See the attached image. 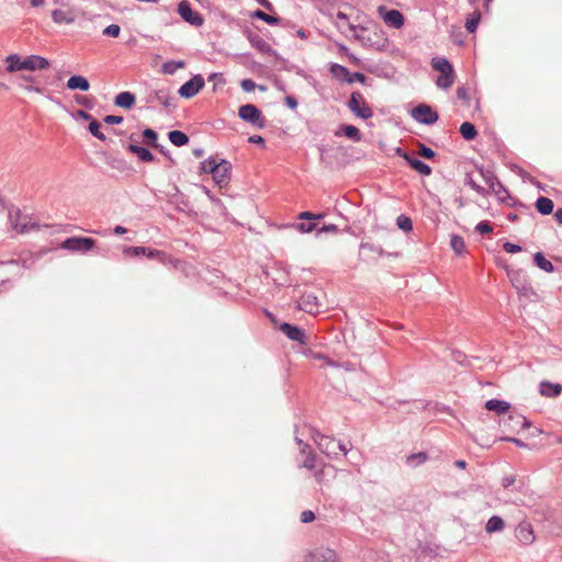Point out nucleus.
Here are the masks:
<instances>
[{
  "label": "nucleus",
  "mask_w": 562,
  "mask_h": 562,
  "mask_svg": "<svg viewBox=\"0 0 562 562\" xmlns=\"http://www.w3.org/2000/svg\"><path fill=\"white\" fill-rule=\"evenodd\" d=\"M233 166L231 161L225 158H216L210 156L205 160L200 162V173L211 175L214 183L223 189L228 186L232 179Z\"/></svg>",
  "instance_id": "nucleus-1"
},
{
  "label": "nucleus",
  "mask_w": 562,
  "mask_h": 562,
  "mask_svg": "<svg viewBox=\"0 0 562 562\" xmlns=\"http://www.w3.org/2000/svg\"><path fill=\"white\" fill-rule=\"evenodd\" d=\"M348 110L358 119L369 120L373 116V111L366 102L363 94L360 91H352L346 103Z\"/></svg>",
  "instance_id": "nucleus-2"
},
{
  "label": "nucleus",
  "mask_w": 562,
  "mask_h": 562,
  "mask_svg": "<svg viewBox=\"0 0 562 562\" xmlns=\"http://www.w3.org/2000/svg\"><path fill=\"white\" fill-rule=\"evenodd\" d=\"M8 213L12 228L20 234H25L40 227V224L31 218L25 222H21L22 218H26L27 216L23 215L21 210L13 204L8 207Z\"/></svg>",
  "instance_id": "nucleus-3"
},
{
  "label": "nucleus",
  "mask_w": 562,
  "mask_h": 562,
  "mask_svg": "<svg viewBox=\"0 0 562 562\" xmlns=\"http://www.w3.org/2000/svg\"><path fill=\"white\" fill-rule=\"evenodd\" d=\"M97 240L87 236H71L66 238L60 247L70 252L87 254L95 248Z\"/></svg>",
  "instance_id": "nucleus-4"
},
{
  "label": "nucleus",
  "mask_w": 562,
  "mask_h": 562,
  "mask_svg": "<svg viewBox=\"0 0 562 562\" xmlns=\"http://www.w3.org/2000/svg\"><path fill=\"white\" fill-rule=\"evenodd\" d=\"M123 254L125 256L130 257H140L144 256L151 260H157L161 263H166L169 259V256L167 252L151 248L146 246H124Z\"/></svg>",
  "instance_id": "nucleus-5"
},
{
  "label": "nucleus",
  "mask_w": 562,
  "mask_h": 562,
  "mask_svg": "<svg viewBox=\"0 0 562 562\" xmlns=\"http://www.w3.org/2000/svg\"><path fill=\"white\" fill-rule=\"evenodd\" d=\"M238 116L244 122L249 123L257 128L262 130L266 127V120L260 109L252 103L240 105L238 109Z\"/></svg>",
  "instance_id": "nucleus-6"
},
{
  "label": "nucleus",
  "mask_w": 562,
  "mask_h": 562,
  "mask_svg": "<svg viewBox=\"0 0 562 562\" xmlns=\"http://www.w3.org/2000/svg\"><path fill=\"white\" fill-rule=\"evenodd\" d=\"M411 116L424 125H434L439 120L438 112L427 103H419L411 111Z\"/></svg>",
  "instance_id": "nucleus-7"
},
{
  "label": "nucleus",
  "mask_w": 562,
  "mask_h": 562,
  "mask_svg": "<svg viewBox=\"0 0 562 562\" xmlns=\"http://www.w3.org/2000/svg\"><path fill=\"white\" fill-rule=\"evenodd\" d=\"M177 12L184 22L192 26L199 27L204 23L203 15L194 10L188 0H182L178 3Z\"/></svg>",
  "instance_id": "nucleus-8"
},
{
  "label": "nucleus",
  "mask_w": 562,
  "mask_h": 562,
  "mask_svg": "<svg viewBox=\"0 0 562 562\" xmlns=\"http://www.w3.org/2000/svg\"><path fill=\"white\" fill-rule=\"evenodd\" d=\"M477 171L481 177L488 186L491 190L494 191L499 202H505L504 198H501V193H506L508 195V189L498 180L497 176L493 170L484 168L483 166L477 167Z\"/></svg>",
  "instance_id": "nucleus-9"
},
{
  "label": "nucleus",
  "mask_w": 562,
  "mask_h": 562,
  "mask_svg": "<svg viewBox=\"0 0 562 562\" xmlns=\"http://www.w3.org/2000/svg\"><path fill=\"white\" fill-rule=\"evenodd\" d=\"M205 86L202 75H193L188 81L180 86L178 94L183 99H191L196 95Z\"/></svg>",
  "instance_id": "nucleus-10"
},
{
  "label": "nucleus",
  "mask_w": 562,
  "mask_h": 562,
  "mask_svg": "<svg viewBox=\"0 0 562 562\" xmlns=\"http://www.w3.org/2000/svg\"><path fill=\"white\" fill-rule=\"evenodd\" d=\"M312 438L323 453L327 454L329 458H336L338 456L335 438L325 436L317 429H312Z\"/></svg>",
  "instance_id": "nucleus-11"
},
{
  "label": "nucleus",
  "mask_w": 562,
  "mask_h": 562,
  "mask_svg": "<svg viewBox=\"0 0 562 562\" xmlns=\"http://www.w3.org/2000/svg\"><path fill=\"white\" fill-rule=\"evenodd\" d=\"M278 329L292 341H295L303 346H306L308 342L305 330L299 325L291 324L288 322H281L278 325Z\"/></svg>",
  "instance_id": "nucleus-12"
},
{
  "label": "nucleus",
  "mask_w": 562,
  "mask_h": 562,
  "mask_svg": "<svg viewBox=\"0 0 562 562\" xmlns=\"http://www.w3.org/2000/svg\"><path fill=\"white\" fill-rule=\"evenodd\" d=\"M378 13L384 23L393 29H401L405 23L404 14L397 9H389L385 5H380Z\"/></svg>",
  "instance_id": "nucleus-13"
},
{
  "label": "nucleus",
  "mask_w": 562,
  "mask_h": 562,
  "mask_svg": "<svg viewBox=\"0 0 562 562\" xmlns=\"http://www.w3.org/2000/svg\"><path fill=\"white\" fill-rule=\"evenodd\" d=\"M147 102H157L161 104L166 110L177 108V99L170 95L168 88H160L151 91L147 97Z\"/></svg>",
  "instance_id": "nucleus-14"
},
{
  "label": "nucleus",
  "mask_w": 562,
  "mask_h": 562,
  "mask_svg": "<svg viewBox=\"0 0 562 562\" xmlns=\"http://www.w3.org/2000/svg\"><path fill=\"white\" fill-rule=\"evenodd\" d=\"M243 34L249 41L250 45L262 54L270 56H278V52L271 48V46L257 33L251 31L249 27L243 30Z\"/></svg>",
  "instance_id": "nucleus-15"
},
{
  "label": "nucleus",
  "mask_w": 562,
  "mask_h": 562,
  "mask_svg": "<svg viewBox=\"0 0 562 562\" xmlns=\"http://www.w3.org/2000/svg\"><path fill=\"white\" fill-rule=\"evenodd\" d=\"M168 202L175 205V209L179 213L191 214L194 213L189 198L180 191L177 186H173V193H168Z\"/></svg>",
  "instance_id": "nucleus-16"
},
{
  "label": "nucleus",
  "mask_w": 562,
  "mask_h": 562,
  "mask_svg": "<svg viewBox=\"0 0 562 562\" xmlns=\"http://www.w3.org/2000/svg\"><path fill=\"white\" fill-rule=\"evenodd\" d=\"M297 308L308 313H318L319 303L316 294L312 291H304L297 300Z\"/></svg>",
  "instance_id": "nucleus-17"
},
{
  "label": "nucleus",
  "mask_w": 562,
  "mask_h": 562,
  "mask_svg": "<svg viewBox=\"0 0 562 562\" xmlns=\"http://www.w3.org/2000/svg\"><path fill=\"white\" fill-rule=\"evenodd\" d=\"M313 217H314V213L311 211L301 212L297 215V220L308 221V222L307 223H305V222L292 223L289 226L302 234H310V233L314 232L317 227L316 223L313 222Z\"/></svg>",
  "instance_id": "nucleus-18"
},
{
  "label": "nucleus",
  "mask_w": 562,
  "mask_h": 562,
  "mask_svg": "<svg viewBox=\"0 0 562 562\" xmlns=\"http://www.w3.org/2000/svg\"><path fill=\"white\" fill-rule=\"evenodd\" d=\"M515 537L524 546L531 544L536 539L531 525L526 521L516 527Z\"/></svg>",
  "instance_id": "nucleus-19"
},
{
  "label": "nucleus",
  "mask_w": 562,
  "mask_h": 562,
  "mask_svg": "<svg viewBox=\"0 0 562 562\" xmlns=\"http://www.w3.org/2000/svg\"><path fill=\"white\" fill-rule=\"evenodd\" d=\"M125 149L135 155L142 162H154L156 160L155 155L147 147L138 144L128 143Z\"/></svg>",
  "instance_id": "nucleus-20"
},
{
  "label": "nucleus",
  "mask_w": 562,
  "mask_h": 562,
  "mask_svg": "<svg viewBox=\"0 0 562 562\" xmlns=\"http://www.w3.org/2000/svg\"><path fill=\"white\" fill-rule=\"evenodd\" d=\"M25 70L36 71L44 70L50 66V63L47 58L40 55H29L24 57Z\"/></svg>",
  "instance_id": "nucleus-21"
},
{
  "label": "nucleus",
  "mask_w": 562,
  "mask_h": 562,
  "mask_svg": "<svg viewBox=\"0 0 562 562\" xmlns=\"http://www.w3.org/2000/svg\"><path fill=\"white\" fill-rule=\"evenodd\" d=\"M306 562H338L337 554L334 550L322 548L311 552Z\"/></svg>",
  "instance_id": "nucleus-22"
},
{
  "label": "nucleus",
  "mask_w": 562,
  "mask_h": 562,
  "mask_svg": "<svg viewBox=\"0 0 562 562\" xmlns=\"http://www.w3.org/2000/svg\"><path fill=\"white\" fill-rule=\"evenodd\" d=\"M335 136L337 137H346L355 143H359L362 139V134L360 130L351 124H341L335 131Z\"/></svg>",
  "instance_id": "nucleus-23"
},
{
  "label": "nucleus",
  "mask_w": 562,
  "mask_h": 562,
  "mask_svg": "<svg viewBox=\"0 0 562 562\" xmlns=\"http://www.w3.org/2000/svg\"><path fill=\"white\" fill-rule=\"evenodd\" d=\"M404 160L413 170L422 176H430L432 172V168L428 164L413 155L404 156Z\"/></svg>",
  "instance_id": "nucleus-24"
},
{
  "label": "nucleus",
  "mask_w": 562,
  "mask_h": 562,
  "mask_svg": "<svg viewBox=\"0 0 562 562\" xmlns=\"http://www.w3.org/2000/svg\"><path fill=\"white\" fill-rule=\"evenodd\" d=\"M538 390L542 396L555 398L562 393V384L543 380L539 383Z\"/></svg>",
  "instance_id": "nucleus-25"
},
{
  "label": "nucleus",
  "mask_w": 562,
  "mask_h": 562,
  "mask_svg": "<svg viewBox=\"0 0 562 562\" xmlns=\"http://www.w3.org/2000/svg\"><path fill=\"white\" fill-rule=\"evenodd\" d=\"M510 403L504 400L491 398L484 403V408L488 412H494L497 415H505L510 409Z\"/></svg>",
  "instance_id": "nucleus-26"
},
{
  "label": "nucleus",
  "mask_w": 562,
  "mask_h": 562,
  "mask_svg": "<svg viewBox=\"0 0 562 562\" xmlns=\"http://www.w3.org/2000/svg\"><path fill=\"white\" fill-rule=\"evenodd\" d=\"M135 103L136 95L131 91H122L117 93L114 98V105L125 110H131L135 105Z\"/></svg>",
  "instance_id": "nucleus-27"
},
{
  "label": "nucleus",
  "mask_w": 562,
  "mask_h": 562,
  "mask_svg": "<svg viewBox=\"0 0 562 562\" xmlns=\"http://www.w3.org/2000/svg\"><path fill=\"white\" fill-rule=\"evenodd\" d=\"M66 87H67V89L72 90V91L79 90V91L86 92L90 89V82L86 77H83L81 75H72L68 79Z\"/></svg>",
  "instance_id": "nucleus-28"
},
{
  "label": "nucleus",
  "mask_w": 562,
  "mask_h": 562,
  "mask_svg": "<svg viewBox=\"0 0 562 562\" xmlns=\"http://www.w3.org/2000/svg\"><path fill=\"white\" fill-rule=\"evenodd\" d=\"M5 70L8 72H16V71H21V70H25V66L23 65L24 64V58H22L21 55L19 54H9L7 57H5Z\"/></svg>",
  "instance_id": "nucleus-29"
},
{
  "label": "nucleus",
  "mask_w": 562,
  "mask_h": 562,
  "mask_svg": "<svg viewBox=\"0 0 562 562\" xmlns=\"http://www.w3.org/2000/svg\"><path fill=\"white\" fill-rule=\"evenodd\" d=\"M513 423V428L528 429L531 427V422L520 414H509L506 418L499 420V424Z\"/></svg>",
  "instance_id": "nucleus-30"
},
{
  "label": "nucleus",
  "mask_w": 562,
  "mask_h": 562,
  "mask_svg": "<svg viewBox=\"0 0 562 562\" xmlns=\"http://www.w3.org/2000/svg\"><path fill=\"white\" fill-rule=\"evenodd\" d=\"M532 261L537 268L547 273H552L555 270L554 265L549 259L546 258L542 251H537L532 256Z\"/></svg>",
  "instance_id": "nucleus-31"
},
{
  "label": "nucleus",
  "mask_w": 562,
  "mask_h": 562,
  "mask_svg": "<svg viewBox=\"0 0 562 562\" xmlns=\"http://www.w3.org/2000/svg\"><path fill=\"white\" fill-rule=\"evenodd\" d=\"M328 71L335 79L345 83L348 76H350V70L338 63H330L328 65Z\"/></svg>",
  "instance_id": "nucleus-32"
},
{
  "label": "nucleus",
  "mask_w": 562,
  "mask_h": 562,
  "mask_svg": "<svg viewBox=\"0 0 562 562\" xmlns=\"http://www.w3.org/2000/svg\"><path fill=\"white\" fill-rule=\"evenodd\" d=\"M537 212L541 215H550L553 212L554 203L550 198L540 195L535 203Z\"/></svg>",
  "instance_id": "nucleus-33"
},
{
  "label": "nucleus",
  "mask_w": 562,
  "mask_h": 562,
  "mask_svg": "<svg viewBox=\"0 0 562 562\" xmlns=\"http://www.w3.org/2000/svg\"><path fill=\"white\" fill-rule=\"evenodd\" d=\"M431 67L440 74L452 72L454 70L452 63L446 57H434L431 59Z\"/></svg>",
  "instance_id": "nucleus-34"
},
{
  "label": "nucleus",
  "mask_w": 562,
  "mask_h": 562,
  "mask_svg": "<svg viewBox=\"0 0 562 562\" xmlns=\"http://www.w3.org/2000/svg\"><path fill=\"white\" fill-rule=\"evenodd\" d=\"M167 136L170 143L177 147L186 146L190 142L189 136L179 130H172L168 132Z\"/></svg>",
  "instance_id": "nucleus-35"
},
{
  "label": "nucleus",
  "mask_w": 562,
  "mask_h": 562,
  "mask_svg": "<svg viewBox=\"0 0 562 562\" xmlns=\"http://www.w3.org/2000/svg\"><path fill=\"white\" fill-rule=\"evenodd\" d=\"M505 528V521L504 519L498 515H493L488 518L486 525H485V531L487 533H495L499 532Z\"/></svg>",
  "instance_id": "nucleus-36"
},
{
  "label": "nucleus",
  "mask_w": 562,
  "mask_h": 562,
  "mask_svg": "<svg viewBox=\"0 0 562 562\" xmlns=\"http://www.w3.org/2000/svg\"><path fill=\"white\" fill-rule=\"evenodd\" d=\"M429 454L425 451H419L415 453H411L406 457V464L415 469L422 464H424L426 461H428Z\"/></svg>",
  "instance_id": "nucleus-37"
},
{
  "label": "nucleus",
  "mask_w": 562,
  "mask_h": 562,
  "mask_svg": "<svg viewBox=\"0 0 562 562\" xmlns=\"http://www.w3.org/2000/svg\"><path fill=\"white\" fill-rule=\"evenodd\" d=\"M251 18L256 19V20L263 21V22H266L269 25H278L282 21L280 16L268 14V13L263 12L260 9H257V10L252 11L251 12Z\"/></svg>",
  "instance_id": "nucleus-38"
},
{
  "label": "nucleus",
  "mask_w": 562,
  "mask_h": 562,
  "mask_svg": "<svg viewBox=\"0 0 562 562\" xmlns=\"http://www.w3.org/2000/svg\"><path fill=\"white\" fill-rule=\"evenodd\" d=\"M459 132L463 139L468 142L474 140L477 136V130L471 122H463L459 127Z\"/></svg>",
  "instance_id": "nucleus-39"
},
{
  "label": "nucleus",
  "mask_w": 562,
  "mask_h": 562,
  "mask_svg": "<svg viewBox=\"0 0 562 562\" xmlns=\"http://www.w3.org/2000/svg\"><path fill=\"white\" fill-rule=\"evenodd\" d=\"M142 138H143V143L147 146H151L153 148L158 146V139H159V135L157 133V131H155L154 128H150V127H146L142 131Z\"/></svg>",
  "instance_id": "nucleus-40"
},
{
  "label": "nucleus",
  "mask_w": 562,
  "mask_h": 562,
  "mask_svg": "<svg viewBox=\"0 0 562 562\" xmlns=\"http://www.w3.org/2000/svg\"><path fill=\"white\" fill-rule=\"evenodd\" d=\"M52 20L56 24H72L75 22V16L60 9H55L52 11Z\"/></svg>",
  "instance_id": "nucleus-41"
},
{
  "label": "nucleus",
  "mask_w": 562,
  "mask_h": 562,
  "mask_svg": "<svg viewBox=\"0 0 562 562\" xmlns=\"http://www.w3.org/2000/svg\"><path fill=\"white\" fill-rule=\"evenodd\" d=\"M450 247L456 255L461 256L465 251V243L462 236L452 234L450 236Z\"/></svg>",
  "instance_id": "nucleus-42"
},
{
  "label": "nucleus",
  "mask_w": 562,
  "mask_h": 562,
  "mask_svg": "<svg viewBox=\"0 0 562 562\" xmlns=\"http://www.w3.org/2000/svg\"><path fill=\"white\" fill-rule=\"evenodd\" d=\"M184 66V60L170 59L162 64L161 71L166 75H173L178 69L183 68Z\"/></svg>",
  "instance_id": "nucleus-43"
},
{
  "label": "nucleus",
  "mask_w": 562,
  "mask_h": 562,
  "mask_svg": "<svg viewBox=\"0 0 562 562\" xmlns=\"http://www.w3.org/2000/svg\"><path fill=\"white\" fill-rule=\"evenodd\" d=\"M88 131L97 139L101 140V142L108 140L106 136L101 132V123L95 117H93L89 122Z\"/></svg>",
  "instance_id": "nucleus-44"
},
{
  "label": "nucleus",
  "mask_w": 562,
  "mask_h": 562,
  "mask_svg": "<svg viewBox=\"0 0 562 562\" xmlns=\"http://www.w3.org/2000/svg\"><path fill=\"white\" fill-rule=\"evenodd\" d=\"M360 250H369L371 252L378 254L380 257H383V256H395V257H397L398 256L397 252H394V254L386 252L381 246L374 245V244H371V243H368V241H362L360 244Z\"/></svg>",
  "instance_id": "nucleus-45"
},
{
  "label": "nucleus",
  "mask_w": 562,
  "mask_h": 562,
  "mask_svg": "<svg viewBox=\"0 0 562 562\" xmlns=\"http://www.w3.org/2000/svg\"><path fill=\"white\" fill-rule=\"evenodd\" d=\"M454 81V70L452 72L440 74L436 80L438 88L447 90Z\"/></svg>",
  "instance_id": "nucleus-46"
},
{
  "label": "nucleus",
  "mask_w": 562,
  "mask_h": 562,
  "mask_svg": "<svg viewBox=\"0 0 562 562\" xmlns=\"http://www.w3.org/2000/svg\"><path fill=\"white\" fill-rule=\"evenodd\" d=\"M396 225L404 233H409V232L413 231V221L406 214H401V215L397 216Z\"/></svg>",
  "instance_id": "nucleus-47"
},
{
  "label": "nucleus",
  "mask_w": 562,
  "mask_h": 562,
  "mask_svg": "<svg viewBox=\"0 0 562 562\" xmlns=\"http://www.w3.org/2000/svg\"><path fill=\"white\" fill-rule=\"evenodd\" d=\"M481 21V13L480 11H474L473 14L467 19V22H465V30L469 32V33H474L477 29V25Z\"/></svg>",
  "instance_id": "nucleus-48"
},
{
  "label": "nucleus",
  "mask_w": 562,
  "mask_h": 562,
  "mask_svg": "<svg viewBox=\"0 0 562 562\" xmlns=\"http://www.w3.org/2000/svg\"><path fill=\"white\" fill-rule=\"evenodd\" d=\"M417 148H418V155L420 157H423L424 159L432 160L437 156L436 151L432 148H430L429 146H427L423 143H418Z\"/></svg>",
  "instance_id": "nucleus-49"
},
{
  "label": "nucleus",
  "mask_w": 562,
  "mask_h": 562,
  "mask_svg": "<svg viewBox=\"0 0 562 562\" xmlns=\"http://www.w3.org/2000/svg\"><path fill=\"white\" fill-rule=\"evenodd\" d=\"M240 87L243 89V91L245 92H252L256 88H258L260 91H266L267 90V87L266 86H261V85H257L254 80L251 79H243L240 81Z\"/></svg>",
  "instance_id": "nucleus-50"
},
{
  "label": "nucleus",
  "mask_w": 562,
  "mask_h": 562,
  "mask_svg": "<svg viewBox=\"0 0 562 562\" xmlns=\"http://www.w3.org/2000/svg\"><path fill=\"white\" fill-rule=\"evenodd\" d=\"M451 359L463 367H470L471 362L468 358V356L461 351V350H452L451 351Z\"/></svg>",
  "instance_id": "nucleus-51"
},
{
  "label": "nucleus",
  "mask_w": 562,
  "mask_h": 562,
  "mask_svg": "<svg viewBox=\"0 0 562 562\" xmlns=\"http://www.w3.org/2000/svg\"><path fill=\"white\" fill-rule=\"evenodd\" d=\"M353 37L358 40L364 47H374L376 49H381L383 45L374 42L370 36H364L358 33H355Z\"/></svg>",
  "instance_id": "nucleus-52"
},
{
  "label": "nucleus",
  "mask_w": 562,
  "mask_h": 562,
  "mask_svg": "<svg viewBox=\"0 0 562 562\" xmlns=\"http://www.w3.org/2000/svg\"><path fill=\"white\" fill-rule=\"evenodd\" d=\"M278 273L280 276L277 278H273L274 283L280 286L290 285L289 271L285 268H281L278 270Z\"/></svg>",
  "instance_id": "nucleus-53"
},
{
  "label": "nucleus",
  "mask_w": 562,
  "mask_h": 562,
  "mask_svg": "<svg viewBox=\"0 0 562 562\" xmlns=\"http://www.w3.org/2000/svg\"><path fill=\"white\" fill-rule=\"evenodd\" d=\"M337 19L340 20V21H344L346 22V25L349 30L351 31H366L367 29L362 25H355L352 23L349 22V16L347 13L342 12V11H338L337 14H336Z\"/></svg>",
  "instance_id": "nucleus-54"
},
{
  "label": "nucleus",
  "mask_w": 562,
  "mask_h": 562,
  "mask_svg": "<svg viewBox=\"0 0 562 562\" xmlns=\"http://www.w3.org/2000/svg\"><path fill=\"white\" fill-rule=\"evenodd\" d=\"M76 103L82 105L83 108L88 110H92L94 108V101L92 98L82 95V94H76L75 95Z\"/></svg>",
  "instance_id": "nucleus-55"
},
{
  "label": "nucleus",
  "mask_w": 562,
  "mask_h": 562,
  "mask_svg": "<svg viewBox=\"0 0 562 562\" xmlns=\"http://www.w3.org/2000/svg\"><path fill=\"white\" fill-rule=\"evenodd\" d=\"M367 79H368V77L363 72H360V71L351 72L350 71V76H348V78L346 79V83L351 85L353 82H359L361 85H366Z\"/></svg>",
  "instance_id": "nucleus-56"
},
{
  "label": "nucleus",
  "mask_w": 562,
  "mask_h": 562,
  "mask_svg": "<svg viewBox=\"0 0 562 562\" xmlns=\"http://www.w3.org/2000/svg\"><path fill=\"white\" fill-rule=\"evenodd\" d=\"M474 231L479 234H490L493 232V225L491 224L490 221L487 220H484V221H481L476 224Z\"/></svg>",
  "instance_id": "nucleus-57"
},
{
  "label": "nucleus",
  "mask_w": 562,
  "mask_h": 562,
  "mask_svg": "<svg viewBox=\"0 0 562 562\" xmlns=\"http://www.w3.org/2000/svg\"><path fill=\"white\" fill-rule=\"evenodd\" d=\"M465 184L470 186L471 189H473L476 193L481 194V195H485L487 193V191L480 184H477L473 179H472V176L471 173H467V177H465Z\"/></svg>",
  "instance_id": "nucleus-58"
},
{
  "label": "nucleus",
  "mask_w": 562,
  "mask_h": 562,
  "mask_svg": "<svg viewBox=\"0 0 562 562\" xmlns=\"http://www.w3.org/2000/svg\"><path fill=\"white\" fill-rule=\"evenodd\" d=\"M316 467V454L310 450L308 454L306 456L305 460L302 464H300V468H305L307 470H313Z\"/></svg>",
  "instance_id": "nucleus-59"
},
{
  "label": "nucleus",
  "mask_w": 562,
  "mask_h": 562,
  "mask_svg": "<svg viewBox=\"0 0 562 562\" xmlns=\"http://www.w3.org/2000/svg\"><path fill=\"white\" fill-rule=\"evenodd\" d=\"M121 33V26L119 24H110L103 29L102 34L109 37H119Z\"/></svg>",
  "instance_id": "nucleus-60"
},
{
  "label": "nucleus",
  "mask_w": 562,
  "mask_h": 562,
  "mask_svg": "<svg viewBox=\"0 0 562 562\" xmlns=\"http://www.w3.org/2000/svg\"><path fill=\"white\" fill-rule=\"evenodd\" d=\"M200 189L203 191V193L206 194V196L210 199L212 203H214L217 206L224 207L222 200L215 196L206 186L201 184Z\"/></svg>",
  "instance_id": "nucleus-61"
},
{
  "label": "nucleus",
  "mask_w": 562,
  "mask_h": 562,
  "mask_svg": "<svg viewBox=\"0 0 562 562\" xmlns=\"http://www.w3.org/2000/svg\"><path fill=\"white\" fill-rule=\"evenodd\" d=\"M497 440L504 441V442H512L519 448H530L526 442H524L521 439L516 438V437L502 436Z\"/></svg>",
  "instance_id": "nucleus-62"
},
{
  "label": "nucleus",
  "mask_w": 562,
  "mask_h": 562,
  "mask_svg": "<svg viewBox=\"0 0 562 562\" xmlns=\"http://www.w3.org/2000/svg\"><path fill=\"white\" fill-rule=\"evenodd\" d=\"M155 149H157L164 157H166L169 162H170V167H173L177 165V161L176 159L171 156V153L169 149H167L164 145L161 144H158V146L154 147Z\"/></svg>",
  "instance_id": "nucleus-63"
},
{
  "label": "nucleus",
  "mask_w": 562,
  "mask_h": 562,
  "mask_svg": "<svg viewBox=\"0 0 562 562\" xmlns=\"http://www.w3.org/2000/svg\"><path fill=\"white\" fill-rule=\"evenodd\" d=\"M503 249L508 254H517L522 250V247L518 244H514L512 241H505L503 244Z\"/></svg>",
  "instance_id": "nucleus-64"
}]
</instances>
